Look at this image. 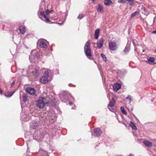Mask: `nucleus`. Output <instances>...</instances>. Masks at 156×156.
Returning a JSON list of instances; mask_svg holds the SVG:
<instances>
[{
    "label": "nucleus",
    "mask_w": 156,
    "mask_h": 156,
    "mask_svg": "<svg viewBox=\"0 0 156 156\" xmlns=\"http://www.w3.org/2000/svg\"><path fill=\"white\" fill-rule=\"evenodd\" d=\"M84 49V52L87 57L90 60H93V57L91 52L90 44L89 41L86 43Z\"/></svg>",
    "instance_id": "1"
},
{
    "label": "nucleus",
    "mask_w": 156,
    "mask_h": 156,
    "mask_svg": "<svg viewBox=\"0 0 156 156\" xmlns=\"http://www.w3.org/2000/svg\"><path fill=\"white\" fill-rule=\"evenodd\" d=\"M50 71L49 70H48L45 71L44 72V75L40 79L41 83L42 84H45L48 82V81L49 73Z\"/></svg>",
    "instance_id": "2"
},
{
    "label": "nucleus",
    "mask_w": 156,
    "mask_h": 156,
    "mask_svg": "<svg viewBox=\"0 0 156 156\" xmlns=\"http://www.w3.org/2000/svg\"><path fill=\"white\" fill-rule=\"evenodd\" d=\"M45 101V99L44 97L40 98L37 101V105L39 108H43L45 104L48 103V102Z\"/></svg>",
    "instance_id": "3"
},
{
    "label": "nucleus",
    "mask_w": 156,
    "mask_h": 156,
    "mask_svg": "<svg viewBox=\"0 0 156 156\" xmlns=\"http://www.w3.org/2000/svg\"><path fill=\"white\" fill-rule=\"evenodd\" d=\"M39 55L36 50H34L32 51L31 52V55L29 56V58L30 61L31 60H32V58H36L37 59H38L39 58Z\"/></svg>",
    "instance_id": "4"
},
{
    "label": "nucleus",
    "mask_w": 156,
    "mask_h": 156,
    "mask_svg": "<svg viewBox=\"0 0 156 156\" xmlns=\"http://www.w3.org/2000/svg\"><path fill=\"white\" fill-rule=\"evenodd\" d=\"M112 101H110L108 105V108L109 110L112 112H114V109L112 108L115 103V101L113 98H112Z\"/></svg>",
    "instance_id": "5"
},
{
    "label": "nucleus",
    "mask_w": 156,
    "mask_h": 156,
    "mask_svg": "<svg viewBox=\"0 0 156 156\" xmlns=\"http://www.w3.org/2000/svg\"><path fill=\"white\" fill-rule=\"evenodd\" d=\"M38 14L39 16V17L41 18L42 19V17H44V20H43L45 21L47 23H50L51 22V20H50L49 19V18L47 17L46 15L44 13H43L42 12H41V13H38Z\"/></svg>",
    "instance_id": "6"
},
{
    "label": "nucleus",
    "mask_w": 156,
    "mask_h": 156,
    "mask_svg": "<svg viewBox=\"0 0 156 156\" xmlns=\"http://www.w3.org/2000/svg\"><path fill=\"white\" fill-rule=\"evenodd\" d=\"M117 47V44L114 42L111 41L109 43V49L112 51L116 50Z\"/></svg>",
    "instance_id": "7"
},
{
    "label": "nucleus",
    "mask_w": 156,
    "mask_h": 156,
    "mask_svg": "<svg viewBox=\"0 0 156 156\" xmlns=\"http://www.w3.org/2000/svg\"><path fill=\"white\" fill-rule=\"evenodd\" d=\"M37 46L40 48H46L47 47V45L45 42L43 40H39L37 42Z\"/></svg>",
    "instance_id": "8"
},
{
    "label": "nucleus",
    "mask_w": 156,
    "mask_h": 156,
    "mask_svg": "<svg viewBox=\"0 0 156 156\" xmlns=\"http://www.w3.org/2000/svg\"><path fill=\"white\" fill-rule=\"evenodd\" d=\"M46 9V6L45 2H41L40 4V8L38 13H41V12L44 13V11Z\"/></svg>",
    "instance_id": "9"
},
{
    "label": "nucleus",
    "mask_w": 156,
    "mask_h": 156,
    "mask_svg": "<svg viewBox=\"0 0 156 156\" xmlns=\"http://www.w3.org/2000/svg\"><path fill=\"white\" fill-rule=\"evenodd\" d=\"M102 133V132L101 129L99 128H98L94 129V133H92V135L96 136H99Z\"/></svg>",
    "instance_id": "10"
},
{
    "label": "nucleus",
    "mask_w": 156,
    "mask_h": 156,
    "mask_svg": "<svg viewBox=\"0 0 156 156\" xmlns=\"http://www.w3.org/2000/svg\"><path fill=\"white\" fill-rule=\"evenodd\" d=\"M67 95V96L68 98H66V96L64 95H63L62 94L60 95V99L62 100H63L64 99H68L69 100H70L69 99L70 98H72V100L74 101V98L70 94H68Z\"/></svg>",
    "instance_id": "11"
},
{
    "label": "nucleus",
    "mask_w": 156,
    "mask_h": 156,
    "mask_svg": "<svg viewBox=\"0 0 156 156\" xmlns=\"http://www.w3.org/2000/svg\"><path fill=\"white\" fill-rule=\"evenodd\" d=\"M26 91L28 93L32 95H34L35 93V90L34 88L28 87L26 89Z\"/></svg>",
    "instance_id": "12"
},
{
    "label": "nucleus",
    "mask_w": 156,
    "mask_h": 156,
    "mask_svg": "<svg viewBox=\"0 0 156 156\" xmlns=\"http://www.w3.org/2000/svg\"><path fill=\"white\" fill-rule=\"evenodd\" d=\"M14 91H12L10 92H9L7 94H2V91L1 89V95L2 96L3 95L4 96H5L6 98H9L11 97V96L12 95L14 94Z\"/></svg>",
    "instance_id": "13"
},
{
    "label": "nucleus",
    "mask_w": 156,
    "mask_h": 156,
    "mask_svg": "<svg viewBox=\"0 0 156 156\" xmlns=\"http://www.w3.org/2000/svg\"><path fill=\"white\" fill-rule=\"evenodd\" d=\"M103 39L101 38L97 41V47L98 48H100L102 47L103 44Z\"/></svg>",
    "instance_id": "14"
},
{
    "label": "nucleus",
    "mask_w": 156,
    "mask_h": 156,
    "mask_svg": "<svg viewBox=\"0 0 156 156\" xmlns=\"http://www.w3.org/2000/svg\"><path fill=\"white\" fill-rule=\"evenodd\" d=\"M39 126L38 122L33 121L31 124V127L33 129H36Z\"/></svg>",
    "instance_id": "15"
},
{
    "label": "nucleus",
    "mask_w": 156,
    "mask_h": 156,
    "mask_svg": "<svg viewBox=\"0 0 156 156\" xmlns=\"http://www.w3.org/2000/svg\"><path fill=\"white\" fill-rule=\"evenodd\" d=\"M121 87V85L118 83H115L113 85V88L114 90L117 91L120 89Z\"/></svg>",
    "instance_id": "16"
},
{
    "label": "nucleus",
    "mask_w": 156,
    "mask_h": 156,
    "mask_svg": "<svg viewBox=\"0 0 156 156\" xmlns=\"http://www.w3.org/2000/svg\"><path fill=\"white\" fill-rule=\"evenodd\" d=\"M143 143L146 146L148 147H151L153 145L152 143L148 140H144Z\"/></svg>",
    "instance_id": "17"
},
{
    "label": "nucleus",
    "mask_w": 156,
    "mask_h": 156,
    "mask_svg": "<svg viewBox=\"0 0 156 156\" xmlns=\"http://www.w3.org/2000/svg\"><path fill=\"white\" fill-rule=\"evenodd\" d=\"M127 1L130 5H132L134 3L133 0H120V2L122 3H125Z\"/></svg>",
    "instance_id": "18"
},
{
    "label": "nucleus",
    "mask_w": 156,
    "mask_h": 156,
    "mask_svg": "<svg viewBox=\"0 0 156 156\" xmlns=\"http://www.w3.org/2000/svg\"><path fill=\"white\" fill-rule=\"evenodd\" d=\"M97 10L98 12H103V6L101 4H99L98 5Z\"/></svg>",
    "instance_id": "19"
},
{
    "label": "nucleus",
    "mask_w": 156,
    "mask_h": 156,
    "mask_svg": "<svg viewBox=\"0 0 156 156\" xmlns=\"http://www.w3.org/2000/svg\"><path fill=\"white\" fill-rule=\"evenodd\" d=\"M130 50V45L129 44H127L126 46L123 51L126 53L129 51Z\"/></svg>",
    "instance_id": "20"
},
{
    "label": "nucleus",
    "mask_w": 156,
    "mask_h": 156,
    "mask_svg": "<svg viewBox=\"0 0 156 156\" xmlns=\"http://www.w3.org/2000/svg\"><path fill=\"white\" fill-rule=\"evenodd\" d=\"M104 3L105 5L107 6H109L112 4V2L111 0H105Z\"/></svg>",
    "instance_id": "21"
},
{
    "label": "nucleus",
    "mask_w": 156,
    "mask_h": 156,
    "mask_svg": "<svg viewBox=\"0 0 156 156\" xmlns=\"http://www.w3.org/2000/svg\"><path fill=\"white\" fill-rule=\"evenodd\" d=\"M19 30H20V33L23 34L25 31V27L23 26H20L19 28Z\"/></svg>",
    "instance_id": "22"
},
{
    "label": "nucleus",
    "mask_w": 156,
    "mask_h": 156,
    "mask_svg": "<svg viewBox=\"0 0 156 156\" xmlns=\"http://www.w3.org/2000/svg\"><path fill=\"white\" fill-rule=\"evenodd\" d=\"M39 153L41 154L42 156H49L47 153V152L43 150H40L39 151Z\"/></svg>",
    "instance_id": "23"
},
{
    "label": "nucleus",
    "mask_w": 156,
    "mask_h": 156,
    "mask_svg": "<svg viewBox=\"0 0 156 156\" xmlns=\"http://www.w3.org/2000/svg\"><path fill=\"white\" fill-rule=\"evenodd\" d=\"M99 32H100V30L99 29H97L95 31L94 35H95V39H97L98 38Z\"/></svg>",
    "instance_id": "24"
},
{
    "label": "nucleus",
    "mask_w": 156,
    "mask_h": 156,
    "mask_svg": "<svg viewBox=\"0 0 156 156\" xmlns=\"http://www.w3.org/2000/svg\"><path fill=\"white\" fill-rule=\"evenodd\" d=\"M130 126L132 127V129H133L136 130L137 129V127L131 121L130 123Z\"/></svg>",
    "instance_id": "25"
},
{
    "label": "nucleus",
    "mask_w": 156,
    "mask_h": 156,
    "mask_svg": "<svg viewBox=\"0 0 156 156\" xmlns=\"http://www.w3.org/2000/svg\"><path fill=\"white\" fill-rule=\"evenodd\" d=\"M147 59L148 62L149 63H151V62H154L155 60V59L153 57H148L147 58Z\"/></svg>",
    "instance_id": "26"
},
{
    "label": "nucleus",
    "mask_w": 156,
    "mask_h": 156,
    "mask_svg": "<svg viewBox=\"0 0 156 156\" xmlns=\"http://www.w3.org/2000/svg\"><path fill=\"white\" fill-rule=\"evenodd\" d=\"M39 74L40 72L37 69H35V72L34 74V76L36 77H37L39 75Z\"/></svg>",
    "instance_id": "27"
},
{
    "label": "nucleus",
    "mask_w": 156,
    "mask_h": 156,
    "mask_svg": "<svg viewBox=\"0 0 156 156\" xmlns=\"http://www.w3.org/2000/svg\"><path fill=\"white\" fill-rule=\"evenodd\" d=\"M141 10L142 12V13H144L145 15H147L148 14V12H147V10L144 7H142L141 8Z\"/></svg>",
    "instance_id": "28"
},
{
    "label": "nucleus",
    "mask_w": 156,
    "mask_h": 156,
    "mask_svg": "<svg viewBox=\"0 0 156 156\" xmlns=\"http://www.w3.org/2000/svg\"><path fill=\"white\" fill-rule=\"evenodd\" d=\"M139 12L138 11H136L131 14V17H133L135 16L139 15Z\"/></svg>",
    "instance_id": "29"
},
{
    "label": "nucleus",
    "mask_w": 156,
    "mask_h": 156,
    "mask_svg": "<svg viewBox=\"0 0 156 156\" xmlns=\"http://www.w3.org/2000/svg\"><path fill=\"white\" fill-rule=\"evenodd\" d=\"M120 110L123 114L125 115H126L127 112L125 110V109L123 106H121L120 107Z\"/></svg>",
    "instance_id": "30"
},
{
    "label": "nucleus",
    "mask_w": 156,
    "mask_h": 156,
    "mask_svg": "<svg viewBox=\"0 0 156 156\" xmlns=\"http://www.w3.org/2000/svg\"><path fill=\"white\" fill-rule=\"evenodd\" d=\"M23 101L25 102L27 101V96L26 94H23Z\"/></svg>",
    "instance_id": "31"
},
{
    "label": "nucleus",
    "mask_w": 156,
    "mask_h": 156,
    "mask_svg": "<svg viewBox=\"0 0 156 156\" xmlns=\"http://www.w3.org/2000/svg\"><path fill=\"white\" fill-rule=\"evenodd\" d=\"M101 56L103 58V60L105 62H106L107 61V58L105 55L104 54L101 53Z\"/></svg>",
    "instance_id": "32"
},
{
    "label": "nucleus",
    "mask_w": 156,
    "mask_h": 156,
    "mask_svg": "<svg viewBox=\"0 0 156 156\" xmlns=\"http://www.w3.org/2000/svg\"><path fill=\"white\" fill-rule=\"evenodd\" d=\"M126 99L127 100L129 99V102H130L132 101V99H131V96L129 95L126 98Z\"/></svg>",
    "instance_id": "33"
},
{
    "label": "nucleus",
    "mask_w": 156,
    "mask_h": 156,
    "mask_svg": "<svg viewBox=\"0 0 156 156\" xmlns=\"http://www.w3.org/2000/svg\"><path fill=\"white\" fill-rule=\"evenodd\" d=\"M84 16V15L83 14H79L78 16V18L79 19H81L82 18H83Z\"/></svg>",
    "instance_id": "34"
},
{
    "label": "nucleus",
    "mask_w": 156,
    "mask_h": 156,
    "mask_svg": "<svg viewBox=\"0 0 156 156\" xmlns=\"http://www.w3.org/2000/svg\"><path fill=\"white\" fill-rule=\"evenodd\" d=\"M51 11V10L49 11L48 9H47L45 11V13L47 15H49Z\"/></svg>",
    "instance_id": "35"
},
{
    "label": "nucleus",
    "mask_w": 156,
    "mask_h": 156,
    "mask_svg": "<svg viewBox=\"0 0 156 156\" xmlns=\"http://www.w3.org/2000/svg\"><path fill=\"white\" fill-rule=\"evenodd\" d=\"M15 82L14 81H13L11 83V85L10 87H12V86L15 84Z\"/></svg>",
    "instance_id": "36"
},
{
    "label": "nucleus",
    "mask_w": 156,
    "mask_h": 156,
    "mask_svg": "<svg viewBox=\"0 0 156 156\" xmlns=\"http://www.w3.org/2000/svg\"><path fill=\"white\" fill-rule=\"evenodd\" d=\"M69 105H72L73 104V103H72V102H71L69 101Z\"/></svg>",
    "instance_id": "37"
},
{
    "label": "nucleus",
    "mask_w": 156,
    "mask_h": 156,
    "mask_svg": "<svg viewBox=\"0 0 156 156\" xmlns=\"http://www.w3.org/2000/svg\"><path fill=\"white\" fill-rule=\"evenodd\" d=\"M153 33H156V30L153 32Z\"/></svg>",
    "instance_id": "38"
},
{
    "label": "nucleus",
    "mask_w": 156,
    "mask_h": 156,
    "mask_svg": "<svg viewBox=\"0 0 156 156\" xmlns=\"http://www.w3.org/2000/svg\"><path fill=\"white\" fill-rule=\"evenodd\" d=\"M129 156H133L132 154H130L129 155Z\"/></svg>",
    "instance_id": "39"
},
{
    "label": "nucleus",
    "mask_w": 156,
    "mask_h": 156,
    "mask_svg": "<svg viewBox=\"0 0 156 156\" xmlns=\"http://www.w3.org/2000/svg\"><path fill=\"white\" fill-rule=\"evenodd\" d=\"M93 2H94L95 1V0H91Z\"/></svg>",
    "instance_id": "40"
},
{
    "label": "nucleus",
    "mask_w": 156,
    "mask_h": 156,
    "mask_svg": "<svg viewBox=\"0 0 156 156\" xmlns=\"http://www.w3.org/2000/svg\"><path fill=\"white\" fill-rule=\"evenodd\" d=\"M131 111H132L133 110V108H131Z\"/></svg>",
    "instance_id": "41"
},
{
    "label": "nucleus",
    "mask_w": 156,
    "mask_h": 156,
    "mask_svg": "<svg viewBox=\"0 0 156 156\" xmlns=\"http://www.w3.org/2000/svg\"><path fill=\"white\" fill-rule=\"evenodd\" d=\"M154 52H155V53H156V50H154Z\"/></svg>",
    "instance_id": "42"
}]
</instances>
